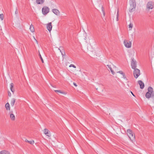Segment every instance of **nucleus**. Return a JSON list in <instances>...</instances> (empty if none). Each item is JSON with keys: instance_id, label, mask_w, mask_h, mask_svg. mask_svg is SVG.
Segmentation results:
<instances>
[{"instance_id": "f257e3e1", "label": "nucleus", "mask_w": 154, "mask_h": 154, "mask_svg": "<svg viewBox=\"0 0 154 154\" xmlns=\"http://www.w3.org/2000/svg\"><path fill=\"white\" fill-rule=\"evenodd\" d=\"M129 3L130 7L129 10L130 12H132L135 10L136 6V3L134 0H130Z\"/></svg>"}, {"instance_id": "f03ea898", "label": "nucleus", "mask_w": 154, "mask_h": 154, "mask_svg": "<svg viewBox=\"0 0 154 154\" xmlns=\"http://www.w3.org/2000/svg\"><path fill=\"white\" fill-rule=\"evenodd\" d=\"M49 8L47 7H43L42 9V14L44 15H46L49 12Z\"/></svg>"}, {"instance_id": "7ed1b4c3", "label": "nucleus", "mask_w": 154, "mask_h": 154, "mask_svg": "<svg viewBox=\"0 0 154 154\" xmlns=\"http://www.w3.org/2000/svg\"><path fill=\"white\" fill-rule=\"evenodd\" d=\"M134 69V77L137 79L140 75V70L136 68Z\"/></svg>"}, {"instance_id": "20e7f679", "label": "nucleus", "mask_w": 154, "mask_h": 154, "mask_svg": "<svg viewBox=\"0 0 154 154\" xmlns=\"http://www.w3.org/2000/svg\"><path fill=\"white\" fill-rule=\"evenodd\" d=\"M124 44L127 48H129L131 47V42L128 41L127 40H125L124 41Z\"/></svg>"}, {"instance_id": "39448f33", "label": "nucleus", "mask_w": 154, "mask_h": 154, "mask_svg": "<svg viewBox=\"0 0 154 154\" xmlns=\"http://www.w3.org/2000/svg\"><path fill=\"white\" fill-rule=\"evenodd\" d=\"M131 66L132 68L134 69H136L137 67V63L135 60L134 58H132L131 61Z\"/></svg>"}, {"instance_id": "423d86ee", "label": "nucleus", "mask_w": 154, "mask_h": 154, "mask_svg": "<svg viewBox=\"0 0 154 154\" xmlns=\"http://www.w3.org/2000/svg\"><path fill=\"white\" fill-rule=\"evenodd\" d=\"M153 8V3L152 2H148L147 5V8L149 9H152Z\"/></svg>"}, {"instance_id": "0eeeda50", "label": "nucleus", "mask_w": 154, "mask_h": 154, "mask_svg": "<svg viewBox=\"0 0 154 154\" xmlns=\"http://www.w3.org/2000/svg\"><path fill=\"white\" fill-rule=\"evenodd\" d=\"M44 133L48 137H50L51 136L50 132L47 129L45 128L44 130Z\"/></svg>"}, {"instance_id": "6e6552de", "label": "nucleus", "mask_w": 154, "mask_h": 154, "mask_svg": "<svg viewBox=\"0 0 154 154\" xmlns=\"http://www.w3.org/2000/svg\"><path fill=\"white\" fill-rule=\"evenodd\" d=\"M58 50H60V52L61 53L63 58L65 57L66 53L64 50L63 49L62 47H60V48H59Z\"/></svg>"}, {"instance_id": "1a4fd4ad", "label": "nucleus", "mask_w": 154, "mask_h": 154, "mask_svg": "<svg viewBox=\"0 0 154 154\" xmlns=\"http://www.w3.org/2000/svg\"><path fill=\"white\" fill-rule=\"evenodd\" d=\"M52 26L51 22L48 23L47 24V28L49 32H50L51 30Z\"/></svg>"}, {"instance_id": "9d476101", "label": "nucleus", "mask_w": 154, "mask_h": 154, "mask_svg": "<svg viewBox=\"0 0 154 154\" xmlns=\"http://www.w3.org/2000/svg\"><path fill=\"white\" fill-rule=\"evenodd\" d=\"M130 139L132 141H133L135 140V136L134 134L133 133L131 134L128 136Z\"/></svg>"}, {"instance_id": "9b49d317", "label": "nucleus", "mask_w": 154, "mask_h": 154, "mask_svg": "<svg viewBox=\"0 0 154 154\" xmlns=\"http://www.w3.org/2000/svg\"><path fill=\"white\" fill-rule=\"evenodd\" d=\"M52 12L57 15H58L60 14V11L56 9H53L52 10Z\"/></svg>"}, {"instance_id": "f8f14e48", "label": "nucleus", "mask_w": 154, "mask_h": 154, "mask_svg": "<svg viewBox=\"0 0 154 154\" xmlns=\"http://www.w3.org/2000/svg\"><path fill=\"white\" fill-rule=\"evenodd\" d=\"M138 82L140 85V88L142 89L144 87V83L141 80L139 81Z\"/></svg>"}, {"instance_id": "ddd939ff", "label": "nucleus", "mask_w": 154, "mask_h": 154, "mask_svg": "<svg viewBox=\"0 0 154 154\" xmlns=\"http://www.w3.org/2000/svg\"><path fill=\"white\" fill-rule=\"evenodd\" d=\"M5 107L7 110L9 111L10 109V106L8 103H7L5 105Z\"/></svg>"}, {"instance_id": "4468645a", "label": "nucleus", "mask_w": 154, "mask_h": 154, "mask_svg": "<svg viewBox=\"0 0 154 154\" xmlns=\"http://www.w3.org/2000/svg\"><path fill=\"white\" fill-rule=\"evenodd\" d=\"M10 115V117L12 120H14L15 119V117L13 113V112H11Z\"/></svg>"}, {"instance_id": "2eb2a0df", "label": "nucleus", "mask_w": 154, "mask_h": 154, "mask_svg": "<svg viewBox=\"0 0 154 154\" xmlns=\"http://www.w3.org/2000/svg\"><path fill=\"white\" fill-rule=\"evenodd\" d=\"M152 94V93L147 92L145 96L146 98L149 99L151 97Z\"/></svg>"}, {"instance_id": "dca6fc26", "label": "nucleus", "mask_w": 154, "mask_h": 154, "mask_svg": "<svg viewBox=\"0 0 154 154\" xmlns=\"http://www.w3.org/2000/svg\"><path fill=\"white\" fill-rule=\"evenodd\" d=\"M106 66L110 70L112 73L113 75H114L115 74V72H114V71L112 70V69L111 66L109 65H106Z\"/></svg>"}, {"instance_id": "f3484780", "label": "nucleus", "mask_w": 154, "mask_h": 154, "mask_svg": "<svg viewBox=\"0 0 154 154\" xmlns=\"http://www.w3.org/2000/svg\"><path fill=\"white\" fill-rule=\"evenodd\" d=\"M15 102V100L14 98H12L11 99V106H13Z\"/></svg>"}, {"instance_id": "a211bd4d", "label": "nucleus", "mask_w": 154, "mask_h": 154, "mask_svg": "<svg viewBox=\"0 0 154 154\" xmlns=\"http://www.w3.org/2000/svg\"><path fill=\"white\" fill-rule=\"evenodd\" d=\"M36 3L38 4H42L44 2V0H36Z\"/></svg>"}, {"instance_id": "6ab92c4d", "label": "nucleus", "mask_w": 154, "mask_h": 154, "mask_svg": "<svg viewBox=\"0 0 154 154\" xmlns=\"http://www.w3.org/2000/svg\"><path fill=\"white\" fill-rule=\"evenodd\" d=\"M29 29L32 32H34L35 31L33 26L32 24L30 26Z\"/></svg>"}, {"instance_id": "aec40b11", "label": "nucleus", "mask_w": 154, "mask_h": 154, "mask_svg": "<svg viewBox=\"0 0 154 154\" xmlns=\"http://www.w3.org/2000/svg\"><path fill=\"white\" fill-rule=\"evenodd\" d=\"M148 92H149L150 93L152 94V93L153 92V89L152 87H149L148 89Z\"/></svg>"}, {"instance_id": "412c9836", "label": "nucleus", "mask_w": 154, "mask_h": 154, "mask_svg": "<svg viewBox=\"0 0 154 154\" xmlns=\"http://www.w3.org/2000/svg\"><path fill=\"white\" fill-rule=\"evenodd\" d=\"M0 154H10V153L7 151H3L0 152Z\"/></svg>"}, {"instance_id": "4be33fe9", "label": "nucleus", "mask_w": 154, "mask_h": 154, "mask_svg": "<svg viewBox=\"0 0 154 154\" xmlns=\"http://www.w3.org/2000/svg\"><path fill=\"white\" fill-rule=\"evenodd\" d=\"M10 89H11V91L13 92H14V89H13L12 88L14 86V84L13 83H11V84H10Z\"/></svg>"}, {"instance_id": "5701e85b", "label": "nucleus", "mask_w": 154, "mask_h": 154, "mask_svg": "<svg viewBox=\"0 0 154 154\" xmlns=\"http://www.w3.org/2000/svg\"><path fill=\"white\" fill-rule=\"evenodd\" d=\"M132 133V131L130 129H128L127 131V134L128 136Z\"/></svg>"}, {"instance_id": "b1692460", "label": "nucleus", "mask_w": 154, "mask_h": 154, "mask_svg": "<svg viewBox=\"0 0 154 154\" xmlns=\"http://www.w3.org/2000/svg\"><path fill=\"white\" fill-rule=\"evenodd\" d=\"M118 72L122 75H123V76L124 78L127 79L126 78V77H125V74L122 71H119Z\"/></svg>"}, {"instance_id": "393cba45", "label": "nucleus", "mask_w": 154, "mask_h": 154, "mask_svg": "<svg viewBox=\"0 0 154 154\" xmlns=\"http://www.w3.org/2000/svg\"><path fill=\"white\" fill-rule=\"evenodd\" d=\"M133 27V24L131 23H130L129 25V30H131Z\"/></svg>"}, {"instance_id": "a878e982", "label": "nucleus", "mask_w": 154, "mask_h": 154, "mask_svg": "<svg viewBox=\"0 0 154 154\" xmlns=\"http://www.w3.org/2000/svg\"><path fill=\"white\" fill-rule=\"evenodd\" d=\"M38 53H39V57H40V58L42 61V63H44V61H43V60L42 58V56L40 54V53L39 52V51H38Z\"/></svg>"}, {"instance_id": "bb28decb", "label": "nucleus", "mask_w": 154, "mask_h": 154, "mask_svg": "<svg viewBox=\"0 0 154 154\" xmlns=\"http://www.w3.org/2000/svg\"><path fill=\"white\" fill-rule=\"evenodd\" d=\"M0 19L2 20L4 19V15L2 14H0Z\"/></svg>"}, {"instance_id": "cd10ccee", "label": "nucleus", "mask_w": 154, "mask_h": 154, "mask_svg": "<svg viewBox=\"0 0 154 154\" xmlns=\"http://www.w3.org/2000/svg\"><path fill=\"white\" fill-rule=\"evenodd\" d=\"M101 9H102V12L103 14V16H104L105 15V12L104 11V8L103 6H102Z\"/></svg>"}, {"instance_id": "c85d7f7f", "label": "nucleus", "mask_w": 154, "mask_h": 154, "mask_svg": "<svg viewBox=\"0 0 154 154\" xmlns=\"http://www.w3.org/2000/svg\"><path fill=\"white\" fill-rule=\"evenodd\" d=\"M28 143L31 144H33L34 143V141L33 140H31V141H29Z\"/></svg>"}, {"instance_id": "c756f323", "label": "nucleus", "mask_w": 154, "mask_h": 154, "mask_svg": "<svg viewBox=\"0 0 154 154\" xmlns=\"http://www.w3.org/2000/svg\"><path fill=\"white\" fill-rule=\"evenodd\" d=\"M54 91L56 92H59L61 94H63L64 93L59 90H55Z\"/></svg>"}, {"instance_id": "7c9ffc66", "label": "nucleus", "mask_w": 154, "mask_h": 154, "mask_svg": "<svg viewBox=\"0 0 154 154\" xmlns=\"http://www.w3.org/2000/svg\"><path fill=\"white\" fill-rule=\"evenodd\" d=\"M69 67H73L74 68H76V66L72 64H71L69 66Z\"/></svg>"}, {"instance_id": "2f4dec72", "label": "nucleus", "mask_w": 154, "mask_h": 154, "mask_svg": "<svg viewBox=\"0 0 154 154\" xmlns=\"http://www.w3.org/2000/svg\"><path fill=\"white\" fill-rule=\"evenodd\" d=\"M18 11L17 8H16L15 11V14H18Z\"/></svg>"}, {"instance_id": "473e14b6", "label": "nucleus", "mask_w": 154, "mask_h": 154, "mask_svg": "<svg viewBox=\"0 0 154 154\" xmlns=\"http://www.w3.org/2000/svg\"><path fill=\"white\" fill-rule=\"evenodd\" d=\"M118 11H117V18H116V20L117 21H118Z\"/></svg>"}, {"instance_id": "72a5a7b5", "label": "nucleus", "mask_w": 154, "mask_h": 154, "mask_svg": "<svg viewBox=\"0 0 154 154\" xmlns=\"http://www.w3.org/2000/svg\"><path fill=\"white\" fill-rule=\"evenodd\" d=\"M8 95L9 97H11V93L9 91L8 92Z\"/></svg>"}, {"instance_id": "f704fd0d", "label": "nucleus", "mask_w": 154, "mask_h": 154, "mask_svg": "<svg viewBox=\"0 0 154 154\" xmlns=\"http://www.w3.org/2000/svg\"><path fill=\"white\" fill-rule=\"evenodd\" d=\"M33 38H34V39L35 41L37 43H38V41H37V40L35 38V37L34 36H33Z\"/></svg>"}, {"instance_id": "c9c22d12", "label": "nucleus", "mask_w": 154, "mask_h": 154, "mask_svg": "<svg viewBox=\"0 0 154 154\" xmlns=\"http://www.w3.org/2000/svg\"><path fill=\"white\" fill-rule=\"evenodd\" d=\"M73 85H74L75 86H77V84H76L75 83H74H74H73Z\"/></svg>"}, {"instance_id": "e433bc0d", "label": "nucleus", "mask_w": 154, "mask_h": 154, "mask_svg": "<svg viewBox=\"0 0 154 154\" xmlns=\"http://www.w3.org/2000/svg\"><path fill=\"white\" fill-rule=\"evenodd\" d=\"M25 141L26 142H29V141L27 139L25 140Z\"/></svg>"}, {"instance_id": "4c0bfd02", "label": "nucleus", "mask_w": 154, "mask_h": 154, "mask_svg": "<svg viewBox=\"0 0 154 154\" xmlns=\"http://www.w3.org/2000/svg\"><path fill=\"white\" fill-rule=\"evenodd\" d=\"M131 94H132V95L133 96H134V94H133V93L131 91Z\"/></svg>"}]
</instances>
